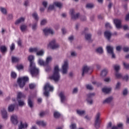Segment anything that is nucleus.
<instances>
[{"label":"nucleus","instance_id":"a878e982","mask_svg":"<svg viewBox=\"0 0 129 129\" xmlns=\"http://www.w3.org/2000/svg\"><path fill=\"white\" fill-rule=\"evenodd\" d=\"M36 124H38V125L41 126H46L47 123L45 122L44 121H37Z\"/></svg>","mask_w":129,"mask_h":129},{"label":"nucleus","instance_id":"f704fd0d","mask_svg":"<svg viewBox=\"0 0 129 129\" xmlns=\"http://www.w3.org/2000/svg\"><path fill=\"white\" fill-rule=\"evenodd\" d=\"M53 5L56 7V8H58L59 9H61L62 8V4L60 2H54Z\"/></svg>","mask_w":129,"mask_h":129},{"label":"nucleus","instance_id":"603ef678","mask_svg":"<svg viewBox=\"0 0 129 129\" xmlns=\"http://www.w3.org/2000/svg\"><path fill=\"white\" fill-rule=\"evenodd\" d=\"M123 66H124L125 69L128 70L129 69V64L125 63V62L123 61Z\"/></svg>","mask_w":129,"mask_h":129},{"label":"nucleus","instance_id":"0e129e2a","mask_svg":"<svg viewBox=\"0 0 129 129\" xmlns=\"http://www.w3.org/2000/svg\"><path fill=\"white\" fill-rule=\"evenodd\" d=\"M37 27H38V25L37 24V23H36L34 24H33V31H36V30H37Z\"/></svg>","mask_w":129,"mask_h":129},{"label":"nucleus","instance_id":"72a5a7b5","mask_svg":"<svg viewBox=\"0 0 129 129\" xmlns=\"http://www.w3.org/2000/svg\"><path fill=\"white\" fill-rule=\"evenodd\" d=\"M45 53V51H44V50L41 49L39 51H38L37 53H36V56H44V54Z\"/></svg>","mask_w":129,"mask_h":129},{"label":"nucleus","instance_id":"412c9836","mask_svg":"<svg viewBox=\"0 0 129 129\" xmlns=\"http://www.w3.org/2000/svg\"><path fill=\"white\" fill-rule=\"evenodd\" d=\"M39 69L36 68L35 66H33V76H38L39 75Z\"/></svg>","mask_w":129,"mask_h":129},{"label":"nucleus","instance_id":"2f4dec72","mask_svg":"<svg viewBox=\"0 0 129 129\" xmlns=\"http://www.w3.org/2000/svg\"><path fill=\"white\" fill-rule=\"evenodd\" d=\"M19 106H25L26 103L23 100L17 99Z\"/></svg>","mask_w":129,"mask_h":129},{"label":"nucleus","instance_id":"13d9d810","mask_svg":"<svg viewBox=\"0 0 129 129\" xmlns=\"http://www.w3.org/2000/svg\"><path fill=\"white\" fill-rule=\"evenodd\" d=\"M127 93H128L127 89H124L123 91V95L124 96H126V95H127Z\"/></svg>","mask_w":129,"mask_h":129},{"label":"nucleus","instance_id":"a19ab883","mask_svg":"<svg viewBox=\"0 0 129 129\" xmlns=\"http://www.w3.org/2000/svg\"><path fill=\"white\" fill-rule=\"evenodd\" d=\"M86 101L88 104H90L91 105L93 104V100H92V98H87Z\"/></svg>","mask_w":129,"mask_h":129},{"label":"nucleus","instance_id":"4be33fe9","mask_svg":"<svg viewBox=\"0 0 129 129\" xmlns=\"http://www.w3.org/2000/svg\"><path fill=\"white\" fill-rule=\"evenodd\" d=\"M112 100H113V97L112 96L109 97L103 101V104L110 103Z\"/></svg>","mask_w":129,"mask_h":129},{"label":"nucleus","instance_id":"c85d7f7f","mask_svg":"<svg viewBox=\"0 0 129 129\" xmlns=\"http://www.w3.org/2000/svg\"><path fill=\"white\" fill-rule=\"evenodd\" d=\"M0 12L2 13L4 15H7V13H8V10L7 8L4 7H0Z\"/></svg>","mask_w":129,"mask_h":129},{"label":"nucleus","instance_id":"e433bc0d","mask_svg":"<svg viewBox=\"0 0 129 129\" xmlns=\"http://www.w3.org/2000/svg\"><path fill=\"white\" fill-rule=\"evenodd\" d=\"M0 50L2 53H5L7 52V47L5 45H2L0 47Z\"/></svg>","mask_w":129,"mask_h":129},{"label":"nucleus","instance_id":"c9c22d12","mask_svg":"<svg viewBox=\"0 0 129 129\" xmlns=\"http://www.w3.org/2000/svg\"><path fill=\"white\" fill-rule=\"evenodd\" d=\"M33 16L36 22H38V21H39V16L38 15V13H37V12H34Z\"/></svg>","mask_w":129,"mask_h":129},{"label":"nucleus","instance_id":"4d7b16f0","mask_svg":"<svg viewBox=\"0 0 129 129\" xmlns=\"http://www.w3.org/2000/svg\"><path fill=\"white\" fill-rule=\"evenodd\" d=\"M52 10H54V5H49L48 8L47 12L52 11Z\"/></svg>","mask_w":129,"mask_h":129},{"label":"nucleus","instance_id":"774afa93","mask_svg":"<svg viewBox=\"0 0 129 129\" xmlns=\"http://www.w3.org/2000/svg\"><path fill=\"white\" fill-rule=\"evenodd\" d=\"M81 21H82V22H85L86 21V17L83 16L81 17Z\"/></svg>","mask_w":129,"mask_h":129},{"label":"nucleus","instance_id":"37998d69","mask_svg":"<svg viewBox=\"0 0 129 129\" xmlns=\"http://www.w3.org/2000/svg\"><path fill=\"white\" fill-rule=\"evenodd\" d=\"M20 30L22 32H25V31H26V30H27V26H26L25 25H22L20 26Z\"/></svg>","mask_w":129,"mask_h":129},{"label":"nucleus","instance_id":"ddd939ff","mask_svg":"<svg viewBox=\"0 0 129 129\" xmlns=\"http://www.w3.org/2000/svg\"><path fill=\"white\" fill-rule=\"evenodd\" d=\"M113 23L115 25L116 29H120L121 28V20L115 19L113 20Z\"/></svg>","mask_w":129,"mask_h":129},{"label":"nucleus","instance_id":"6ab92c4d","mask_svg":"<svg viewBox=\"0 0 129 129\" xmlns=\"http://www.w3.org/2000/svg\"><path fill=\"white\" fill-rule=\"evenodd\" d=\"M59 96L60 98L61 103H64V102L66 101V97L65 96V95H64V93L61 92L59 94Z\"/></svg>","mask_w":129,"mask_h":129},{"label":"nucleus","instance_id":"a211bd4d","mask_svg":"<svg viewBox=\"0 0 129 129\" xmlns=\"http://www.w3.org/2000/svg\"><path fill=\"white\" fill-rule=\"evenodd\" d=\"M28 104L29 107H30L31 108H33V96L32 95H30L28 97Z\"/></svg>","mask_w":129,"mask_h":129},{"label":"nucleus","instance_id":"c756f323","mask_svg":"<svg viewBox=\"0 0 129 129\" xmlns=\"http://www.w3.org/2000/svg\"><path fill=\"white\" fill-rule=\"evenodd\" d=\"M52 60H53V58H52V56H48L46 58L45 62L46 66L49 65V63H50V62H52Z\"/></svg>","mask_w":129,"mask_h":129},{"label":"nucleus","instance_id":"7c9ffc66","mask_svg":"<svg viewBox=\"0 0 129 129\" xmlns=\"http://www.w3.org/2000/svg\"><path fill=\"white\" fill-rule=\"evenodd\" d=\"M38 62V64L40 65V66H47L46 64V62H44V61L41 58H39Z\"/></svg>","mask_w":129,"mask_h":129},{"label":"nucleus","instance_id":"0eeeda50","mask_svg":"<svg viewBox=\"0 0 129 129\" xmlns=\"http://www.w3.org/2000/svg\"><path fill=\"white\" fill-rule=\"evenodd\" d=\"M70 15L71 16L72 19L74 21L78 20L79 17H80V13H77L75 14V11L74 9H71L70 11Z\"/></svg>","mask_w":129,"mask_h":129},{"label":"nucleus","instance_id":"39448f33","mask_svg":"<svg viewBox=\"0 0 129 129\" xmlns=\"http://www.w3.org/2000/svg\"><path fill=\"white\" fill-rule=\"evenodd\" d=\"M106 50L108 54H109L111 56L112 59H115L116 58L115 54L113 52V47L111 46H107Z\"/></svg>","mask_w":129,"mask_h":129},{"label":"nucleus","instance_id":"6e6d98bb","mask_svg":"<svg viewBox=\"0 0 129 129\" xmlns=\"http://www.w3.org/2000/svg\"><path fill=\"white\" fill-rule=\"evenodd\" d=\"M16 67L18 70H22L24 68V66L22 64L17 65Z\"/></svg>","mask_w":129,"mask_h":129},{"label":"nucleus","instance_id":"de8ad7c7","mask_svg":"<svg viewBox=\"0 0 129 129\" xmlns=\"http://www.w3.org/2000/svg\"><path fill=\"white\" fill-rule=\"evenodd\" d=\"M94 96H95V93H94L87 94V98H92V97H94Z\"/></svg>","mask_w":129,"mask_h":129},{"label":"nucleus","instance_id":"cd10ccee","mask_svg":"<svg viewBox=\"0 0 129 129\" xmlns=\"http://www.w3.org/2000/svg\"><path fill=\"white\" fill-rule=\"evenodd\" d=\"M111 88H103L102 90L104 93L108 94L111 91Z\"/></svg>","mask_w":129,"mask_h":129},{"label":"nucleus","instance_id":"423d86ee","mask_svg":"<svg viewBox=\"0 0 129 129\" xmlns=\"http://www.w3.org/2000/svg\"><path fill=\"white\" fill-rule=\"evenodd\" d=\"M10 120L14 125H17L19 123V117L17 114H13L10 117Z\"/></svg>","mask_w":129,"mask_h":129},{"label":"nucleus","instance_id":"338daca9","mask_svg":"<svg viewBox=\"0 0 129 129\" xmlns=\"http://www.w3.org/2000/svg\"><path fill=\"white\" fill-rule=\"evenodd\" d=\"M123 51H124V52H128L129 51V47H124L123 48Z\"/></svg>","mask_w":129,"mask_h":129},{"label":"nucleus","instance_id":"20e7f679","mask_svg":"<svg viewBox=\"0 0 129 129\" xmlns=\"http://www.w3.org/2000/svg\"><path fill=\"white\" fill-rule=\"evenodd\" d=\"M101 122V120H100V113L98 112L95 118L94 121V126L95 128L98 129L100 127V123Z\"/></svg>","mask_w":129,"mask_h":129},{"label":"nucleus","instance_id":"680f3d73","mask_svg":"<svg viewBox=\"0 0 129 129\" xmlns=\"http://www.w3.org/2000/svg\"><path fill=\"white\" fill-rule=\"evenodd\" d=\"M42 6H43L44 8L46 9V8H47V6H48V3L46 1H43L42 2Z\"/></svg>","mask_w":129,"mask_h":129},{"label":"nucleus","instance_id":"3c124183","mask_svg":"<svg viewBox=\"0 0 129 129\" xmlns=\"http://www.w3.org/2000/svg\"><path fill=\"white\" fill-rule=\"evenodd\" d=\"M52 70V69L51 68V67H50L49 66V64H48L47 66H46V67L45 68V71L46 72H50V71H51Z\"/></svg>","mask_w":129,"mask_h":129},{"label":"nucleus","instance_id":"79ce46f5","mask_svg":"<svg viewBox=\"0 0 129 129\" xmlns=\"http://www.w3.org/2000/svg\"><path fill=\"white\" fill-rule=\"evenodd\" d=\"M120 82H118L115 86V90H119L120 89Z\"/></svg>","mask_w":129,"mask_h":129},{"label":"nucleus","instance_id":"9d476101","mask_svg":"<svg viewBox=\"0 0 129 129\" xmlns=\"http://www.w3.org/2000/svg\"><path fill=\"white\" fill-rule=\"evenodd\" d=\"M104 36L105 39L107 40L108 42H111L110 40L112 36V33H111L110 31L108 30L105 31L104 33Z\"/></svg>","mask_w":129,"mask_h":129},{"label":"nucleus","instance_id":"8fccbe9b","mask_svg":"<svg viewBox=\"0 0 129 129\" xmlns=\"http://www.w3.org/2000/svg\"><path fill=\"white\" fill-rule=\"evenodd\" d=\"M20 61V58L13 56L12 57V62H18Z\"/></svg>","mask_w":129,"mask_h":129},{"label":"nucleus","instance_id":"7ed1b4c3","mask_svg":"<svg viewBox=\"0 0 129 129\" xmlns=\"http://www.w3.org/2000/svg\"><path fill=\"white\" fill-rule=\"evenodd\" d=\"M27 81H29V78L28 77H22L18 78L17 80L18 84L20 88H23Z\"/></svg>","mask_w":129,"mask_h":129},{"label":"nucleus","instance_id":"f257e3e1","mask_svg":"<svg viewBox=\"0 0 129 129\" xmlns=\"http://www.w3.org/2000/svg\"><path fill=\"white\" fill-rule=\"evenodd\" d=\"M59 66L56 65L54 69L53 75L49 77L51 80H53L55 82H58L60 80V73H59Z\"/></svg>","mask_w":129,"mask_h":129},{"label":"nucleus","instance_id":"ea45409f","mask_svg":"<svg viewBox=\"0 0 129 129\" xmlns=\"http://www.w3.org/2000/svg\"><path fill=\"white\" fill-rule=\"evenodd\" d=\"M113 68H114L116 73L118 72L120 70V66H119V65H114L113 66Z\"/></svg>","mask_w":129,"mask_h":129},{"label":"nucleus","instance_id":"49530a36","mask_svg":"<svg viewBox=\"0 0 129 129\" xmlns=\"http://www.w3.org/2000/svg\"><path fill=\"white\" fill-rule=\"evenodd\" d=\"M47 23H48L47 19H43L40 22V25L41 26H44V25H46Z\"/></svg>","mask_w":129,"mask_h":129},{"label":"nucleus","instance_id":"e2e57ef3","mask_svg":"<svg viewBox=\"0 0 129 129\" xmlns=\"http://www.w3.org/2000/svg\"><path fill=\"white\" fill-rule=\"evenodd\" d=\"M70 127L71 129H75L76 128V124L73 123L70 126Z\"/></svg>","mask_w":129,"mask_h":129},{"label":"nucleus","instance_id":"4c0bfd02","mask_svg":"<svg viewBox=\"0 0 129 129\" xmlns=\"http://www.w3.org/2000/svg\"><path fill=\"white\" fill-rule=\"evenodd\" d=\"M54 117L55 118H59L61 116V114L59 112L55 111L53 113Z\"/></svg>","mask_w":129,"mask_h":129},{"label":"nucleus","instance_id":"aec40b11","mask_svg":"<svg viewBox=\"0 0 129 129\" xmlns=\"http://www.w3.org/2000/svg\"><path fill=\"white\" fill-rule=\"evenodd\" d=\"M28 127V123L21 121L20 125H18V129H26Z\"/></svg>","mask_w":129,"mask_h":129},{"label":"nucleus","instance_id":"dca6fc26","mask_svg":"<svg viewBox=\"0 0 129 129\" xmlns=\"http://www.w3.org/2000/svg\"><path fill=\"white\" fill-rule=\"evenodd\" d=\"M23 97H26V96L25 95V94H24V93L21 92H18L17 93V98H13L12 100L13 101H16V100H18V99H21V98H23Z\"/></svg>","mask_w":129,"mask_h":129},{"label":"nucleus","instance_id":"1a4fd4ad","mask_svg":"<svg viewBox=\"0 0 129 129\" xmlns=\"http://www.w3.org/2000/svg\"><path fill=\"white\" fill-rule=\"evenodd\" d=\"M68 71V60L64 61V63L62 66V74H67Z\"/></svg>","mask_w":129,"mask_h":129},{"label":"nucleus","instance_id":"a18cd8bd","mask_svg":"<svg viewBox=\"0 0 129 129\" xmlns=\"http://www.w3.org/2000/svg\"><path fill=\"white\" fill-rule=\"evenodd\" d=\"M122 79L123 80H125V81H126V82H127V81H128V79H129V75L127 74V75H125L124 76H122Z\"/></svg>","mask_w":129,"mask_h":129},{"label":"nucleus","instance_id":"4468645a","mask_svg":"<svg viewBox=\"0 0 129 129\" xmlns=\"http://www.w3.org/2000/svg\"><path fill=\"white\" fill-rule=\"evenodd\" d=\"M43 32L44 34V35L46 36H48L49 34H51V35L54 34V31H53V30H52L51 28H45L43 30Z\"/></svg>","mask_w":129,"mask_h":129},{"label":"nucleus","instance_id":"bb28decb","mask_svg":"<svg viewBox=\"0 0 129 129\" xmlns=\"http://www.w3.org/2000/svg\"><path fill=\"white\" fill-rule=\"evenodd\" d=\"M106 75H107V70L105 69L101 72L100 76L101 77H105Z\"/></svg>","mask_w":129,"mask_h":129},{"label":"nucleus","instance_id":"09e8293b","mask_svg":"<svg viewBox=\"0 0 129 129\" xmlns=\"http://www.w3.org/2000/svg\"><path fill=\"white\" fill-rule=\"evenodd\" d=\"M115 76L117 78H122V74L118 73V72L115 73Z\"/></svg>","mask_w":129,"mask_h":129},{"label":"nucleus","instance_id":"5fc2aeb1","mask_svg":"<svg viewBox=\"0 0 129 129\" xmlns=\"http://www.w3.org/2000/svg\"><path fill=\"white\" fill-rule=\"evenodd\" d=\"M12 78H17V74L15 72H12L11 73Z\"/></svg>","mask_w":129,"mask_h":129},{"label":"nucleus","instance_id":"bf43d9fd","mask_svg":"<svg viewBox=\"0 0 129 129\" xmlns=\"http://www.w3.org/2000/svg\"><path fill=\"white\" fill-rule=\"evenodd\" d=\"M39 50H40V48L39 47H34L33 48V52H35V53H37V52L39 51Z\"/></svg>","mask_w":129,"mask_h":129},{"label":"nucleus","instance_id":"c03bdc74","mask_svg":"<svg viewBox=\"0 0 129 129\" xmlns=\"http://www.w3.org/2000/svg\"><path fill=\"white\" fill-rule=\"evenodd\" d=\"M86 8L87 9H93L94 8V5L93 4L89 3L86 5Z\"/></svg>","mask_w":129,"mask_h":129},{"label":"nucleus","instance_id":"58836bf2","mask_svg":"<svg viewBox=\"0 0 129 129\" xmlns=\"http://www.w3.org/2000/svg\"><path fill=\"white\" fill-rule=\"evenodd\" d=\"M77 113L79 115L82 116V115H83V114H85V111L80 110H77Z\"/></svg>","mask_w":129,"mask_h":129},{"label":"nucleus","instance_id":"f8f14e48","mask_svg":"<svg viewBox=\"0 0 129 129\" xmlns=\"http://www.w3.org/2000/svg\"><path fill=\"white\" fill-rule=\"evenodd\" d=\"M55 43L56 41L53 40L51 41L49 44V46L50 47V48H51L52 50H55V49H57L59 47V44H56Z\"/></svg>","mask_w":129,"mask_h":129},{"label":"nucleus","instance_id":"473e14b6","mask_svg":"<svg viewBox=\"0 0 129 129\" xmlns=\"http://www.w3.org/2000/svg\"><path fill=\"white\" fill-rule=\"evenodd\" d=\"M96 52L98 53L99 54H103V48L102 47H98L96 49Z\"/></svg>","mask_w":129,"mask_h":129},{"label":"nucleus","instance_id":"f03ea898","mask_svg":"<svg viewBox=\"0 0 129 129\" xmlns=\"http://www.w3.org/2000/svg\"><path fill=\"white\" fill-rule=\"evenodd\" d=\"M44 90H45L43 93L44 95H45L46 97H49L50 96V91H53L54 88L51 86L50 83H47L44 87Z\"/></svg>","mask_w":129,"mask_h":129},{"label":"nucleus","instance_id":"864d4df0","mask_svg":"<svg viewBox=\"0 0 129 129\" xmlns=\"http://www.w3.org/2000/svg\"><path fill=\"white\" fill-rule=\"evenodd\" d=\"M86 87L88 90H93V87L91 85H86Z\"/></svg>","mask_w":129,"mask_h":129},{"label":"nucleus","instance_id":"393cba45","mask_svg":"<svg viewBox=\"0 0 129 129\" xmlns=\"http://www.w3.org/2000/svg\"><path fill=\"white\" fill-rule=\"evenodd\" d=\"M111 129H123V124L120 123L116 126H113Z\"/></svg>","mask_w":129,"mask_h":129},{"label":"nucleus","instance_id":"69168bd1","mask_svg":"<svg viewBox=\"0 0 129 129\" xmlns=\"http://www.w3.org/2000/svg\"><path fill=\"white\" fill-rule=\"evenodd\" d=\"M44 115H46V112H41L39 114V116H40V117H43V116H44Z\"/></svg>","mask_w":129,"mask_h":129},{"label":"nucleus","instance_id":"5701e85b","mask_svg":"<svg viewBox=\"0 0 129 129\" xmlns=\"http://www.w3.org/2000/svg\"><path fill=\"white\" fill-rule=\"evenodd\" d=\"M26 18L25 17H20L19 19H17L15 22V25H19V24H22L25 22Z\"/></svg>","mask_w":129,"mask_h":129},{"label":"nucleus","instance_id":"2eb2a0df","mask_svg":"<svg viewBox=\"0 0 129 129\" xmlns=\"http://www.w3.org/2000/svg\"><path fill=\"white\" fill-rule=\"evenodd\" d=\"M1 113L2 115L3 118L4 119H8L9 115H8V112L6 109L4 108L1 110Z\"/></svg>","mask_w":129,"mask_h":129},{"label":"nucleus","instance_id":"052dcab7","mask_svg":"<svg viewBox=\"0 0 129 129\" xmlns=\"http://www.w3.org/2000/svg\"><path fill=\"white\" fill-rule=\"evenodd\" d=\"M15 48H16L15 44L14 43H12L10 46L11 51H14V50H15Z\"/></svg>","mask_w":129,"mask_h":129},{"label":"nucleus","instance_id":"6e6552de","mask_svg":"<svg viewBox=\"0 0 129 129\" xmlns=\"http://www.w3.org/2000/svg\"><path fill=\"white\" fill-rule=\"evenodd\" d=\"M28 60L30 62L28 71L31 73L32 76H33V55H29Z\"/></svg>","mask_w":129,"mask_h":129},{"label":"nucleus","instance_id":"9b49d317","mask_svg":"<svg viewBox=\"0 0 129 129\" xmlns=\"http://www.w3.org/2000/svg\"><path fill=\"white\" fill-rule=\"evenodd\" d=\"M91 70V67L88 66H84L82 68V76H84L85 74H87Z\"/></svg>","mask_w":129,"mask_h":129},{"label":"nucleus","instance_id":"f3484780","mask_svg":"<svg viewBox=\"0 0 129 129\" xmlns=\"http://www.w3.org/2000/svg\"><path fill=\"white\" fill-rule=\"evenodd\" d=\"M91 37H92V35L90 33H86L85 34V38L86 41H88L89 43H92V39H91Z\"/></svg>","mask_w":129,"mask_h":129},{"label":"nucleus","instance_id":"b1692460","mask_svg":"<svg viewBox=\"0 0 129 129\" xmlns=\"http://www.w3.org/2000/svg\"><path fill=\"white\" fill-rule=\"evenodd\" d=\"M15 107H16L15 104H11L8 106V110L9 112H13L15 110Z\"/></svg>","mask_w":129,"mask_h":129}]
</instances>
